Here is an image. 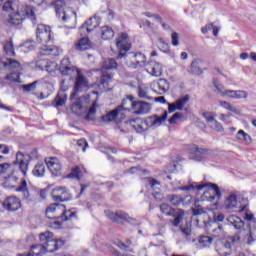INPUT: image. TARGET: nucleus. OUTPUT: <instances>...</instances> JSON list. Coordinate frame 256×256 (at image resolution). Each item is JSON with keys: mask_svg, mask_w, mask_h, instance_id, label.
Masks as SVG:
<instances>
[{"mask_svg": "<svg viewBox=\"0 0 256 256\" xmlns=\"http://www.w3.org/2000/svg\"><path fill=\"white\" fill-rule=\"evenodd\" d=\"M91 103V98L88 96H82L75 100L72 103L70 109L74 115L78 117H83L86 121H93L95 119V115L97 113V100L92 102L91 107L89 105Z\"/></svg>", "mask_w": 256, "mask_h": 256, "instance_id": "nucleus-3", "label": "nucleus"}, {"mask_svg": "<svg viewBox=\"0 0 256 256\" xmlns=\"http://www.w3.org/2000/svg\"><path fill=\"white\" fill-rule=\"evenodd\" d=\"M75 216H76L75 212H72L71 210H65V206H64V210L61 215V217H63L64 221H69V219H73V217H75Z\"/></svg>", "mask_w": 256, "mask_h": 256, "instance_id": "nucleus-55", "label": "nucleus"}, {"mask_svg": "<svg viewBox=\"0 0 256 256\" xmlns=\"http://www.w3.org/2000/svg\"><path fill=\"white\" fill-rule=\"evenodd\" d=\"M168 112L164 111L161 116L152 115L147 117L146 119L136 118L129 120V125L132 129L135 130L136 133H145V131H149V129H156L162 123L167 121Z\"/></svg>", "mask_w": 256, "mask_h": 256, "instance_id": "nucleus-4", "label": "nucleus"}, {"mask_svg": "<svg viewBox=\"0 0 256 256\" xmlns=\"http://www.w3.org/2000/svg\"><path fill=\"white\" fill-rule=\"evenodd\" d=\"M149 185L152 189H157V185H161V183L153 178H148Z\"/></svg>", "mask_w": 256, "mask_h": 256, "instance_id": "nucleus-62", "label": "nucleus"}, {"mask_svg": "<svg viewBox=\"0 0 256 256\" xmlns=\"http://www.w3.org/2000/svg\"><path fill=\"white\" fill-rule=\"evenodd\" d=\"M66 101H67V96H65V94H58L54 99L53 105L54 107H63Z\"/></svg>", "mask_w": 256, "mask_h": 256, "instance_id": "nucleus-48", "label": "nucleus"}, {"mask_svg": "<svg viewBox=\"0 0 256 256\" xmlns=\"http://www.w3.org/2000/svg\"><path fill=\"white\" fill-rule=\"evenodd\" d=\"M193 215H203L205 213V210L203 208H194L192 209Z\"/></svg>", "mask_w": 256, "mask_h": 256, "instance_id": "nucleus-64", "label": "nucleus"}, {"mask_svg": "<svg viewBox=\"0 0 256 256\" xmlns=\"http://www.w3.org/2000/svg\"><path fill=\"white\" fill-rule=\"evenodd\" d=\"M4 209L6 211H19L21 209V200L16 196H9L4 200Z\"/></svg>", "mask_w": 256, "mask_h": 256, "instance_id": "nucleus-16", "label": "nucleus"}, {"mask_svg": "<svg viewBox=\"0 0 256 256\" xmlns=\"http://www.w3.org/2000/svg\"><path fill=\"white\" fill-rule=\"evenodd\" d=\"M63 211H65V205L54 203V204H51L46 209V215L48 219H59V217L63 215Z\"/></svg>", "mask_w": 256, "mask_h": 256, "instance_id": "nucleus-15", "label": "nucleus"}, {"mask_svg": "<svg viewBox=\"0 0 256 256\" xmlns=\"http://www.w3.org/2000/svg\"><path fill=\"white\" fill-rule=\"evenodd\" d=\"M44 253H55V251H59L65 242L62 239H53L49 242L43 243Z\"/></svg>", "mask_w": 256, "mask_h": 256, "instance_id": "nucleus-18", "label": "nucleus"}, {"mask_svg": "<svg viewBox=\"0 0 256 256\" xmlns=\"http://www.w3.org/2000/svg\"><path fill=\"white\" fill-rule=\"evenodd\" d=\"M52 199L57 202L71 201V193L67 188L59 187L52 191Z\"/></svg>", "mask_w": 256, "mask_h": 256, "instance_id": "nucleus-14", "label": "nucleus"}, {"mask_svg": "<svg viewBox=\"0 0 256 256\" xmlns=\"http://www.w3.org/2000/svg\"><path fill=\"white\" fill-rule=\"evenodd\" d=\"M45 163L49 169V171L52 172V175H59L61 173V164L59 163V159L55 157L46 158Z\"/></svg>", "mask_w": 256, "mask_h": 256, "instance_id": "nucleus-22", "label": "nucleus"}, {"mask_svg": "<svg viewBox=\"0 0 256 256\" xmlns=\"http://www.w3.org/2000/svg\"><path fill=\"white\" fill-rule=\"evenodd\" d=\"M212 243H213V237L211 236L201 235L198 238V247H200V249L211 247Z\"/></svg>", "mask_w": 256, "mask_h": 256, "instance_id": "nucleus-33", "label": "nucleus"}, {"mask_svg": "<svg viewBox=\"0 0 256 256\" xmlns=\"http://www.w3.org/2000/svg\"><path fill=\"white\" fill-rule=\"evenodd\" d=\"M118 65L115 58H108L102 62V69L113 71V69H117Z\"/></svg>", "mask_w": 256, "mask_h": 256, "instance_id": "nucleus-35", "label": "nucleus"}, {"mask_svg": "<svg viewBox=\"0 0 256 256\" xmlns=\"http://www.w3.org/2000/svg\"><path fill=\"white\" fill-rule=\"evenodd\" d=\"M241 243V236L236 233L215 242V251L219 256H229L232 253L234 245Z\"/></svg>", "mask_w": 256, "mask_h": 256, "instance_id": "nucleus-6", "label": "nucleus"}, {"mask_svg": "<svg viewBox=\"0 0 256 256\" xmlns=\"http://www.w3.org/2000/svg\"><path fill=\"white\" fill-rule=\"evenodd\" d=\"M202 116L204 117L205 121L209 123L211 129H214V131H217L218 133H222L223 126L221 125V123L215 120V116L213 115V113L204 112Z\"/></svg>", "mask_w": 256, "mask_h": 256, "instance_id": "nucleus-21", "label": "nucleus"}, {"mask_svg": "<svg viewBox=\"0 0 256 256\" xmlns=\"http://www.w3.org/2000/svg\"><path fill=\"white\" fill-rule=\"evenodd\" d=\"M58 71L61 75L70 77H76L74 89L76 93L84 91L89 88V80L85 78L80 69L73 66L69 61V58H63L58 66Z\"/></svg>", "mask_w": 256, "mask_h": 256, "instance_id": "nucleus-2", "label": "nucleus"}, {"mask_svg": "<svg viewBox=\"0 0 256 256\" xmlns=\"http://www.w3.org/2000/svg\"><path fill=\"white\" fill-rule=\"evenodd\" d=\"M171 39H172V45L174 47H177V45H179V34H177L176 32H173L171 35Z\"/></svg>", "mask_w": 256, "mask_h": 256, "instance_id": "nucleus-57", "label": "nucleus"}, {"mask_svg": "<svg viewBox=\"0 0 256 256\" xmlns=\"http://www.w3.org/2000/svg\"><path fill=\"white\" fill-rule=\"evenodd\" d=\"M209 186V189L204 191V194L202 196L203 201H215V197H221V190H219V186L217 184H204V185H198L197 190L202 191V189H205V187Z\"/></svg>", "mask_w": 256, "mask_h": 256, "instance_id": "nucleus-10", "label": "nucleus"}, {"mask_svg": "<svg viewBox=\"0 0 256 256\" xmlns=\"http://www.w3.org/2000/svg\"><path fill=\"white\" fill-rule=\"evenodd\" d=\"M213 85L215 87V92L218 93V95H221V97H227V91L225 89V86L217 80V78L213 79Z\"/></svg>", "mask_w": 256, "mask_h": 256, "instance_id": "nucleus-36", "label": "nucleus"}, {"mask_svg": "<svg viewBox=\"0 0 256 256\" xmlns=\"http://www.w3.org/2000/svg\"><path fill=\"white\" fill-rule=\"evenodd\" d=\"M236 139L238 141H244L246 145H249L252 143L251 136L247 134L244 130H239L236 134Z\"/></svg>", "mask_w": 256, "mask_h": 256, "instance_id": "nucleus-41", "label": "nucleus"}, {"mask_svg": "<svg viewBox=\"0 0 256 256\" xmlns=\"http://www.w3.org/2000/svg\"><path fill=\"white\" fill-rule=\"evenodd\" d=\"M126 64L132 69H140L147 62V57L143 53H130L126 55Z\"/></svg>", "mask_w": 256, "mask_h": 256, "instance_id": "nucleus-11", "label": "nucleus"}, {"mask_svg": "<svg viewBox=\"0 0 256 256\" xmlns=\"http://www.w3.org/2000/svg\"><path fill=\"white\" fill-rule=\"evenodd\" d=\"M131 109L134 110L136 115H143L151 111V104L143 101L135 102L133 101V96H128L127 100L122 101L121 106H118L116 109L102 116V121L104 123H111V121H115L119 115L123 117V111H131Z\"/></svg>", "mask_w": 256, "mask_h": 256, "instance_id": "nucleus-1", "label": "nucleus"}, {"mask_svg": "<svg viewBox=\"0 0 256 256\" xmlns=\"http://www.w3.org/2000/svg\"><path fill=\"white\" fill-rule=\"evenodd\" d=\"M203 63L202 59H196L193 60L191 63V72L195 75H199V73H203V70H201V64Z\"/></svg>", "mask_w": 256, "mask_h": 256, "instance_id": "nucleus-42", "label": "nucleus"}, {"mask_svg": "<svg viewBox=\"0 0 256 256\" xmlns=\"http://www.w3.org/2000/svg\"><path fill=\"white\" fill-rule=\"evenodd\" d=\"M147 72L152 75V77H161L163 75V66L159 62L150 61L148 63Z\"/></svg>", "mask_w": 256, "mask_h": 256, "instance_id": "nucleus-23", "label": "nucleus"}, {"mask_svg": "<svg viewBox=\"0 0 256 256\" xmlns=\"http://www.w3.org/2000/svg\"><path fill=\"white\" fill-rule=\"evenodd\" d=\"M214 27L215 25H213V23L207 24L206 26L201 28V32L203 33V35H206V33H209V31H211Z\"/></svg>", "mask_w": 256, "mask_h": 256, "instance_id": "nucleus-60", "label": "nucleus"}, {"mask_svg": "<svg viewBox=\"0 0 256 256\" xmlns=\"http://www.w3.org/2000/svg\"><path fill=\"white\" fill-rule=\"evenodd\" d=\"M87 49H91V41L89 38H82L75 44L76 51H87Z\"/></svg>", "mask_w": 256, "mask_h": 256, "instance_id": "nucleus-32", "label": "nucleus"}, {"mask_svg": "<svg viewBox=\"0 0 256 256\" xmlns=\"http://www.w3.org/2000/svg\"><path fill=\"white\" fill-rule=\"evenodd\" d=\"M62 53L63 51L59 49V47L53 45H44L40 48V55H52L53 57H58V55Z\"/></svg>", "mask_w": 256, "mask_h": 256, "instance_id": "nucleus-24", "label": "nucleus"}, {"mask_svg": "<svg viewBox=\"0 0 256 256\" xmlns=\"http://www.w3.org/2000/svg\"><path fill=\"white\" fill-rule=\"evenodd\" d=\"M226 209H237V193H231L225 200Z\"/></svg>", "mask_w": 256, "mask_h": 256, "instance_id": "nucleus-31", "label": "nucleus"}, {"mask_svg": "<svg viewBox=\"0 0 256 256\" xmlns=\"http://www.w3.org/2000/svg\"><path fill=\"white\" fill-rule=\"evenodd\" d=\"M113 79V75L109 73H103L100 78V86L105 88L109 86V81Z\"/></svg>", "mask_w": 256, "mask_h": 256, "instance_id": "nucleus-49", "label": "nucleus"}, {"mask_svg": "<svg viewBox=\"0 0 256 256\" xmlns=\"http://www.w3.org/2000/svg\"><path fill=\"white\" fill-rule=\"evenodd\" d=\"M158 45H159V47H161V49H163L164 53H166V51H169V44L165 43V41H163V39H160L158 41Z\"/></svg>", "mask_w": 256, "mask_h": 256, "instance_id": "nucleus-61", "label": "nucleus"}, {"mask_svg": "<svg viewBox=\"0 0 256 256\" xmlns=\"http://www.w3.org/2000/svg\"><path fill=\"white\" fill-rule=\"evenodd\" d=\"M244 241L247 245H253V243H255L256 237L253 236V232H251V230L245 231Z\"/></svg>", "mask_w": 256, "mask_h": 256, "instance_id": "nucleus-52", "label": "nucleus"}, {"mask_svg": "<svg viewBox=\"0 0 256 256\" xmlns=\"http://www.w3.org/2000/svg\"><path fill=\"white\" fill-rule=\"evenodd\" d=\"M100 35L104 41H109L110 39H113V37H115V32L110 26H102L100 28Z\"/></svg>", "mask_w": 256, "mask_h": 256, "instance_id": "nucleus-28", "label": "nucleus"}, {"mask_svg": "<svg viewBox=\"0 0 256 256\" xmlns=\"http://www.w3.org/2000/svg\"><path fill=\"white\" fill-rule=\"evenodd\" d=\"M10 167H11V165H9L8 163L0 164V175L7 173V171H9Z\"/></svg>", "mask_w": 256, "mask_h": 256, "instance_id": "nucleus-58", "label": "nucleus"}, {"mask_svg": "<svg viewBox=\"0 0 256 256\" xmlns=\"http://www.w3.org/2000/svg\"><path fill=\"white\" fill-rule=\"evenodd\" d=\"M3 65V67H8L10 70L16 69V71H19L21 69V63L17 60L8 59L5 62H0V66Z\"/></svg>", "mask_w": 256, "mask_h": 256, "instance_id": "nucleus-38", "label": "nucleus"}, {"mask_svg": "<svg viewBox=\"0 0 256 256\" xmlns=\"http://www.w3.org/2000/svg\"><path fill=\"white\" fill-rule=\"evenodd\" d=\"M25 19H31V21H37L35 16V9L32 6H21L15 13L10 15V25H21Z\"/></svg>", "mask_w": 256, "mask_h": 256, "instance_id": "nucleus-7", "label": "nucleus"}, {"mask_svg": "<svg viewBox=\"0 0 256 256\" xmlns=\"http://www.w3.org/2000/svg\"><path fill=\"white\" fill-rule=\"evenodd\" d=\"M32 173L34 177H45V164H36Z\"/></svg>", "mask_w": 256, "mask_h": 256, "instance_id": "nucleus-43", "label": "nucleus"}, {"mask_svg": "<svg viewBox=\"0 0 256 256\" xmlns=\"http://www.w3.org/2000/svg\"><path fill=\"white\" fill-rule=\"evenodd\" d=\"M42 65H43L41 66L42 71H47L48 73H54L55 67H57L55 63L47 62V61H43Z\"/></svg>", "mask_w": 256, "mask_h": 256, "instance_id": "nucleus-50", "label": "nucleus"}, {"mask_svg": "<svg viewBox=\"0 0 256 256\" xmlns=\"http://www.w3.org/2000/svg\"><path fill=\"white\" fill-rule=\"evenodd\" d=\"M108 217L114 221V223H121V221H127V219H129V215L124 212H110L108 213Z\"/></svg>", "mask_w": 256, "mask_h": 256, "instance_id": "nucleus-29", "label": "nucleus"}, {"mask_svg": "<svg viewBox=\"0 0 256 256\" xmlns=\"http://www.w3.org/2000/svg\"><path fill=\"white\" fill-rule=\"evenodd\" d=\"M160 211L166 215V217H174V219L170 220L173 227L181 225V221H183V217H185V211H183V209H175L167 203H162L160 205Z\"/></svg>", "mask_w": 256, "mask_h": 256, "instance_id": "nucleus-9", "label": "nucleus"}, {"mask_svg": "<svg viewBox=\"0 0 256 256\" xmlns=\"http://www.w3.org/2000/svg\"><path fill=\"white\" fill-rule=\"evenodd\" d=\"M227 225H232L234 229H241L245 226V222L241 220V218L237 217L236 215H230L226 218Z\"/></svg>", "mask_w": 256, "mask_h": 256, "instance_id": "nucleus-27", "label": "nucleus"}, {"mask_svg": "<svg viewBox=\"0 0 256 256\" xmlns=\"http://www.w3.org/2000/svg\"><path fill=\"white\" fill-rule=\"evenodd\" d=\"M21 157H23V154L21 152H18L16 154V161L19 162V169L25 177L27 175V170L29 169V163L21 160Z\"/></svg>", "mask_w": 256, "mask_h": 256, "instance_id": "nucleus-34", "label": "nucleus"}, {"mask_svg": "<svg viewBox=\"0 0 256 256\" xmlns=\"http://www.w3.org/2000/svg\"><path fill=\"white\" fill-rule=\"evenodd\" d=\"M101 23L99 17L94 16L87 20L82 26L81 29H86L87 33H91L94 29H97L98 25Z\"/></svg>", "mask_w": 256, "mask_h": 256, "instance_id": "nucleus-25", "label": "nucleus"}, {"mask_svg": "<svg viewBox=\"0 0 256 256\" xmlns=\"http://www.w3.org/2000/svg\"><path fill=\"white\" fill-rule=\"evenodd\" d=\"M138 96L140 99H146L147 101H153V97L149 95V87L141 85L138 88Z\"/></svg>", "mask_w": 256, "mask_h": 256, "instance_id": "nucleus-37", "label": "nucleus"}, {"mask_svg": "<svg viewBox=\"0 0 256 256\" xmlns=\"http://www.w3.org/2000/svg\"><path fill=\"white\" fill-rule=\"evenodd\" d=\"M37 85H39V81H34L30 84L22 85V89L29 93V91H35V89H37Z\"/></svg>", "mask_w": 256, "mask_h": 256, "instance_id": "nucleus-54", "label": "nucleus"}, {"mask_svg": "<svg viewBox=\"0 0 256 256\" xmlns=\"http://www.w3.org/2000/svg\"><path fill=\"white\" fill-rule=\"evenodd\" d=\"M17 181H19L18 177L11 176L7 179L6 183H8V187H12L18 193H22L24 199L26 201H37V197H39V191L35 188H28L27 181L22 180L19 187H17Z\"/></svg>", "mask_w": 256, "mask_h": 256, "instance_id": "nucleus-5", "label": "nucleus"}, {"mask_svg": "<svg viewBox=\"0 0 256 256\" xmlns=\"http://www.w3.org/2000/svg\"><path fill=\"white\" fill-rule=\"evenodd\" d=\"M194 149L196 161H203L204 159H207V155H209V150L197 148V146H195Z\"/></svg>", "mask_w": 256, "mask_h": 256, "instance_id": "nucleus-40", "label": "nucleus"}, {"mask_svg": "<svg viewBox=\"0 0 256 256\" xmlns=\"http://www.w3.org/2000/svg\"><path fill=\"white\" fill-rule=\"evenodd\" d=\"M189 103V96L180 97L174 103H168V112L175 113V111H183V107Z\"/></svg>", "mask_w": 256, "mask_h": 256, "instance_id": "nucleus-19", "label": "nucleus"}, {"mask_svg": "<svg viewBox=\"0 0 256 256\" xmlns=\"http://www.w3.org/2000/svg\"><path fill=\"white\" fill-rule=\"evenodd\" d=\"M0 153H2L3 155H9V147L0 144Z\"/></svg>", "mask_w": 256, "mask_h": 256, "instance_id": "nucleus-63", "label": "nucleus"}, {"mask_svg": "<svg viewBox=\"0 0 256 256\" xmlns=\"http://www.w3.org/2000/svg\"><path fill=\"white\" fill-rule=\"evenodd\" d=\"M182 234L186 238V241L188 243H195V236L193 235V232L191 231V228L186 227L181 229Z\"/></svg>", "mask_w": 256, "mask_h": 256, "instance_id": "nucleus-45", "label": "nucleus"}, {"mask_svg": "<svg viewBox=\"0 0 256 256\" xmlns=\"http://www.w3.org/2000/svg\"><path fill=\"white\" fill-rule=\"evenodd\" d=\"M166 201H169V203H171V205H173L174 207H179V205L183 203V198L181 197V195L170 194L166 196Z\"/></svg>", "mask_w": 256, "mask_h": 256, "instance_id": "nucleus-39", "label": "nucleus"}, {"mask_svg": "<svg viewBox=\"0 0 256 256\" xmlns=\"http://www.w3.org/2000/svg\"><path fill=\"white\" fill-rule=\"evenodd\" d=\"M39 239L43 245V243H49V241L54 240L55 236L53 235V232L45 231L40 233Z\"/></svg>", "mask_w": 256, "mask_h": 256, "instance_id": "nucleus-44", "label": "nucleus"}, {"mask_svg": "<svg viewBox=\"0 0 256 256\" xmlns=\"http://www.w3.org/2000/svg\"><path fill=\"white\" fill-rule=\"evenodd\" d=\"M77 145H78V147H81V150H82L83 152H85L86 149H87V147L89 146V145L87 144V141H86V140H83V139L78 140Z\"/></svg>", "mask_w": 256, "mask_h": 256, "instance_id": "nucleus-59", "label": "nucleus"}, {"mask_svg": "<svg viewBox=\"0 0 256 256\" xmlns=\"http://www.w3.org/2000/svg\"><path fill=\"white\" fill-rule=\"evenodd\" d=\"M181 117H183V115L179 112H176L169 120L168 122L170 123V125H175V123H177V119H181Z\"/></svg>", "mask_w": 256, "mask_h": 256, "instance_id": "nucleus-56", "label": "nucleus"}, {"mask_svg": "<svg viewBox=\"0 0 256 256\" xmlns=\"http://www.w3.org/2000/svg\"><path fill=\"white\" fill-rule=\"evenodd\" d=\"M31 253L33 256L45 255V248L43 247V244H37L35 246H32Z\"/></svg>", "mask_w": 256, "mask_h": 256, "instance_id": "nucleus-47", "label": "nucleus"}, {"mask_svg": "<svg viewBox=\"0 0 256 256\" xmlns=\"http://www.w3.org/2000/svg\"><path fill=\"white\" fill-rule=\"evenodd\" d=\"M83 173H86V170L83 166H76L72 168L70 174H68V179H81L83 177Z\"/></svg>", "mask_w": 256, "mask_h": 256, "instance_id": "nucleus-30", "label": "nucleus"}, {"mask_svg": "<svg viewBox=\"0 0 256 256\" xmlns=\"http://www.w3.org/2000/svg\"><path fill=\"white\" fill-rule=\"evenodd\" d=\"M116 47L119 49L118 59H123L127 55V51L131 49L129 43V35L122 33L116 41Z\"/></svg>", "mask_w": 256, "mask_h": 256, "instance_id": "nucleus-13", "label": "nucleus"}, {"mask_svg": "<svg viewBox=\"0 0 256 256\" xmlns=\"http://www.w3.org/2000/svg\"><path fill=\"white\" fill-rule=\"evenodd\" d=\"M36 39L38 43H49L53 39L51 27L45 24H39L36 29Z\"/></svg>", "mask_w": 256, "mask_h": 256, "instance_id": "nucleus-12", "label": "nucleus"}, {"mask_svg": "<svg viewBox=\"0 0 256 256\" xmlns=\"http://www.w3.org/2000/svg\"><path fill=\"white\" fill-rule=\"evenodd\" d=\"M5 81H11L12 83H19V72H12L4 77Z\"/></svg>", "mask_w": 256, "mask_h": 256, "instance_id": "nucleus-53", "label": "nucleus"}, {"mask_svg": "<svg viewBox=\"0 0 256 256\" xmlns=\"http://www.w3.org/2000/svg\"><path fill=\"white\" fill-rule=\"evenodd\" d=\"M4 51H5L6 55H8V57H15L13 41L10 40L4 45Z\"/></svg>", "mask_w": 256, "mask_h": 256, "instance_id": "nucleus-51", "label": "nucleus"}, {"mask_svg": "<svg viewBox=\"0 0 256 256\" xmlns=\"http://www.w3.org/2000/svg\"><path fill=\"white\" fill-rule=\"evenodd\" d=\"M202 116L204 117L205 121L209 123L211 129H214V131H217L218 133H222L223 126L221 125V123L215 120V116L213 115V113L204 112Z\"/></svg>", "mask_w": 256, "mask_h": 256, "instance_id": "nucleus-20", "label": "nucleus"}, {"mask_svg": "<svg viewBox=\"0 0 256 256\" xmlns=\"http://www.w3.org/2000/svg\"><path fill=\"white\" fill-rule=\"evenodd\" d=\"M150 87L157 95H163L169 91V82L166 79H159L157 82H152Z\"/></svg>", "mask_w": 256, "mask_h": 256, "instance_id": "nucleus-17", "label": "nucleus"}, {"mask_svg": "<svg viewBox=\"0 0 256 256\" xmlns=\"http://www.w3.org/2000/svg\"><path fill=\"white\" fill-rule=\"evenodd\" d=\"M52 7L55 9L58 19H61L63 23H67L73 19L76 21L77 13L73 10H65V0H56L51 3Z\"/></svg>", "mask_w": 256, "mask_h": 256, "instance_id": "nucleus-8", "label": "nucleus"}, {"mask_svg": "<svg viewBox=\"0 0 256 256\" xmlns=\"http://www.w3.org/2000/svg\"><path fill=\"white\" fill-rule=\"evenodd\" d=\"M219 104L224 109H227L228 111H231L232 113H235L236 115H241V110H239L235 106L231 105V103H229L227 101H220Z\"/></svg>", "mask_w": 256, "mask_h": 256, "instance_id": "nucleus-46", "label": "nucleus"}, {"mask_svg": "<svg viewBox=\"0 0 256 256\" xmlns=\"http://www.w3.org/2000/svg\"><path fill=\"white\" fill-rule=\"evenodd\" d=\"M226 97L229 99H247L249 93L245 90H227Z\"/></svg>", "mask_w": 256, "mask_h": 256, "instance_id": "nucleus-26", "label": "nucleus"}]
</instances>
